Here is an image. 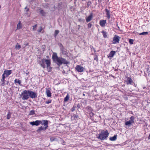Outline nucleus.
I'll return each mask as SVG.
<instances>
[{
  "instance_id": "1",
  "label": "nucleus",
  "mask_w": 150,
  "mask_h": 150,
  "mask_svg": "<svg viewBox=\"0 0 150 150\" xmlns=\"http://www.w3.org/2000/svg\"><path fill=\"white\" fill-rule=\"evenodd\" d=\"M52 59L53 62L59 66L62 64H67L69 63V62L65 59L62 57H58L57 54L56 52L53 53L52 55Z\"/></svg>"
},
{
  "instance_id": "2",
  "label": "nucleus",
  "mask_w": 150,
  "mask_h": 150,
  "mask_svg": "<svg viewBox=\"0 0 150 150\" xmlns=\"http://www.w3.org/2000/svg\"><path fill=\"white\" fill-rule=\"evenodd\" d=\"M39 64L44 69L45 67V64L47 65V67L48 69V71L50 72L51 70V67H50L51 61L50 59H43L39 61Z\"/></svg>"
},
{
  "instance_id": "3",
  "label": "nucleus",
  "mask_w": 150,
  "mask_h": 150,
  "mask_svg": "<svg viewBox=\"0 0 150 150\" xmlns=\"http://www.w3.org/2000/svg\"><path fill=\"white\" fill-rule=\"evenodd\" d=\"M109 134L107 130H103L99 133L97 138L102 140H105L107 139Z\"/></svg>"
},
{
  "instance_id": "4",
  "label": "nucleus",
  "mask_w": 150,
  "mask_h": 150,
  "mask_svg": "<svg viewBox=\"0 0 150 150\" xmlns=\"http://www.w3.org/2000/svg\"><path fill=\"white\" fill-rule=\"evenodd\" d=\"M20 96H22V99L23 100H27L29 97V91L24 90L20 95Z\"/></svg>"
},
{
  "instance_id": "5",
  "label": "nucleus",
  "mask_w": 150,
  "mask_h": 150,
  "mask_svg": "<svg viewBox=\"0 0 150 150\" xmlns=\"http://www.w3.org/2000/svg\"><path fill=\"white\" fill-rule=\"evenodd\" d=\"M76 70L78 72H82L84 71L85 69L80 65H77L75 68Z\"/></svg>"
},
{
  "instance_id": "6",
  "label": "nucleus",
  "mask_w": 150,
  "mask_h": 150,
  "mask_svg": "<svg viewBox=\"0 0 150 150\" xmlns=\"http://www.w3.org/2000/svg\"><path fill=\"white\" fill-rule=\"evenodd\" d=\"M120 38V37L115 35L113 37L112 43L115 44L118 43Z\"/></svg>"
},
{
  "instance_id": "7",
  "label": "nucleus",
  "mask_w": 150,
  "mask_h": 150,
  "mask_svg": "<svg viewBox=\"0 0 150 150\" xmlns=\"http://www.w3.org/2000/svg\"><path fill=\"white\" fill-rule=\"evenodd\" d=\"M29 97L32 98H35L37 97V94L35 93L32 91H29Z\"/></svg>"
},
{
  "instance_id": "8",
  "label": "nucleus",
  "mask_w": 150,
  "mask_h": 150,
  "mask_svg": "<svg viewBox=\"0 0 150 150\" xmlns=\"http://www.w3.org/2000/svg\"><path fill=\"white\" fill-rule=\"evenodd\" d=\"M40 124H42V125H44L45 127H47L48 128V121L46 120H40Z\"/></svg>"
},
{
  "instance_id": "9",
  "label": "nucleus",
  "mask_w": 150,
  "mask_h": 150,
  "mask_svg": "<svg viewBox=\"0 0 150 150\" xmlns=\"http://www.w3.org/2000/svg\"><path fill=\"white\" fill-rule=\"evenodd\" d=\"M40 122V120H36L35 121L31 122H30V124L33 126V125H36V126H38L40 124V123H41Z\"/></svg>"
},
{
  "instance_id": "10",
  "label": "nucleus",
  "mask_w": 150,
  "mask_h": 150,
  "mask_svg": "<svg viewBox=\"0 0 150 150\" xmlns=\"http://www.w3.org/2000/svg\"><path fill=\"white\" fill-rule=\"evenodd\" d=\"M11 73L12 70H6L4 71L3 74L7 77L9 75L11 74Z\"/></svg>"
},
{
  "instance_id": "11",
  "label": "nucleus",
  "mask_w": 150,
  "mask_h": 150,
  "mask_svg": "<svg viewBox=\"0 0 150 150\" xmlns=\"http://www.w3.org/2000/svg\"><path fill=\"white\" fill-rule=\"evenodd\" d=\"M47 128V127H43L42 126H41L38 128V129L37 130V132L39 133L42 130L45 131L46 130Z\"/></svg>"
},
{
  "instance_id": "12",
  "label": "nucleus",
  "mask_w": 150,
  "mask_h": 150,
  "mask_svg": "<svg viewBox=\"0 0 150 150\" xmlns=\"http://www.w3.org/2000/svg\"><path fill=\"white\" fill-rule=\"evenodd\" d=\"M106 23V20H101L100 21L99 24L100 25L104 27L105 26V25Z\"/></svg>"
},
{
  "instance_id": "13",
  "label": "nucleus",
  "mask_w": 150,
  "mask_h": 150,
  "mask_svg": "<svg viewBox=\"0 0 150 150\" xmlns=\"http://www.w3.org/2000/svg\"><path fill=\"white\" fill-rule=\"evenodd\" d=\"M79 117L78 115L75 114H74L73 115L71 116V119L72 120H77L79 119Z\"/></svg>"
},
{
  "instance_id": "14",
  "label": "nucleus",
  "mask_w": 150,
  "mask_h": 150,
  "mask_svg": "<svg viewBox=\"0 0 150 150\" xmlns=\"http://www.w3.org/2000/svg\"><path fill=\"white\" fill-rule=\"evenodd\" d=\"M115 52L114 51H111L110 52L109 54L108 55V57L109 58H112L114 56L115 53Z\"/></svg>"
},
{
  "instance_id": "15",
  "label": "nucleus",
  "mask_w": 150,
  "mask_h": 150,
  "mask_svg": "<svg viewBox=\"0 0 150 150\" xmlns=\"http://www.w3.org/2000/svg\"><path fill=\"white\" fill-rule=\"evenodd\" d=\"M93 14H90L87 18H86V21L87 22H89L93 18Z\"/></svg>"
},
{
  "instance_id": "16",
  "label": "nucleus",
  "mask_w": 150,
  "mask_h": 150,
  "mask_svg": "<svg viewBox=\"0 0 150 150\" xmlns=\"http://www.w3.org/2000/svg\"><path fill=\"white\" fill-rule=\"evenodd\" d=\"M105 11L106 12L107 16L108 19L110 18V11L108 10L107 9H105Z\"/></svg>"
},
{
  "instance_id": "17",
  "label": "nucleus",
  "mask_w": 150,
  "mask_h": 150,
  "mask_svg": "<svg viewBox=\"0 0 150 150\" xmlns=\"http://www.w3.org/2000/svg\"><path fill=\"white\" fill-rule=\"evenodd\" d=\"M127 84H131L132 83V79L129 77H128L127 78Z\"/></svg>"
},
{
  "instance_id": "18",
  "label": "nucleus",
  "mask_w": 150,
  "mask_h": 150,
  "mask_svg": "<svg viewBox=\"0 0 150 150\" xmlns=\"http://www.w3.org/2000/svg\"><path fill=\"white\" fill-rule=\"evenodd\" d=\"M117 135H115L113 137H110L109 138L110 140L111 141H115L117 139Z\"/></svg>"
},
{
  "instance_id": "19",
  "label": "nucleus",
  "mask_w": 150,
  "mask_h": 150,
  "mask_svg": "<svg viewBox=\"0 0 150 150\" xmlns=\"http://www.w3.org/2000/svg\"><path fill=\"white\" fill-rule=\"evenodd\" d=\"M40 12L41 14L43 16H45L47 14V13L45 12L43 10L40 9Z\"/></svg>"
},
{
  "instance_id": "20",
  "label": "nucleus",
  "mask_w": 150,
  "mask_h": 150,
  "mask_svg": "<svg viewBox=\"0 0 150 150\" xmlns=\"http://www.w3.org/2000/svg\"><path fill=\"white\" fill-rule=\"evenodd\" d=\"M46 93L47 96L48 97H50L51 96V93L50 91L48 89H46Z\"/></svg>"
},
{
  "instance_id": "21",
  "label": "nucleus",
  "mask_w": 150,
  "mask_h": 150,
  "mask_svg": "<svg viewBox=\"0 0 150 150\" xmlns=\"http://www.w3.org/2000/svg\"><path fill=\"white\" fill-rule=\"evenodd\" d=\"M21 48V46L18 43H17L15 46V48L17 50H19Z\"/></svg>"
},
{
  "instance_id": "22",
  "label": "nucleus",
  "mask_w": 150,
  "mask_h": 150,
  "mask_svg": "<svg viewBox=\"0 0 150 150\" xmlns=\"http://www.w3.org/2000/svg\"><path fill=\"white\" fill-rule=\"evenodd\" d=\"M135 119V117L133 116H131L130 118L129 121H130L132 123H134V120Z\"/></svg>"
},
{
  "instance_id": "23",
  "label": "nucleus",
  "mask_w": 150,
  "mask_h": 150,
  "mask_svg": "<svg viewBox=\"0 0 150 150\" xmlns=\"http://www.w3.org/2000/svg\"><path fill=\"white\" fill-rule=\"evenodd\" d=\"M133 124L130 121H127L125 122V124L126 126H129V127L131 125Z\"/></svg>"
},
{
  "instance_id": "24",
  "label": "nucleus",
  "mask_w": 150,
  "mask_h": 150,
  "mask_svg": "<svg viewBox=\"0 0 150 150\" xmlns=\"http://www.w3.org/2000/svg\"><path fill=\"white\" fill-rule=\"evenodd\" d=\"M102 33L103 36V37L104 38H106L107 37V33L104 31H102Z\"/></svg>"
},
{
  "instance_id": "25",
  "label": "nucleus",
  "mask_w": 150,
  "mask_h": 150,
  "mask_svg": "<svg viewBox=\"0 0 150 150\" xmlns=\"http://www.w3.org/2000/svg\"><path fill=\"white\" fill-rule=\"evenodd\" d=\"M14 82L15 83H18L19 85H21V81L18 79H16L14 80Z\"/></svg>"
},
{
  "instance_id": "26",
  "label": "nucleus",
  "mask_w": 150,
  "mask_h": 150,
  "mask_svg": "<svg viewBox=\"0 0 150 150\" xmlns=\"http://www.w3.org/2000/svg\"><path fill=\"white\" fill-rule=\"evenodd\" d=\"M59 33V31L58 30H56L54 32V36L55 37H56L57 36V35Z\"/></svg>"
},
{
  "instance_id": "27",
  "label": "nucleus",
  "mask_w": 150,
  "mask_h": 150,
  "mask_svg": "<svg viewBox=\"0 0 150 150\" xmlns=\"http://www.w3.org/2000/svg\"><path fill=\"white\" fill-rule=\"evenodd\" d=\"M148 34V33L147 32H143L142 33H140L139 34V35H147Z\"/></svg>"
},
{
  "instance_id": "28",
  "label": "nucleus",
  "mask_w": 150,
  "mask_h": 150,
  "mask_svg": "<svg viewBox=\"0 0 150 150\" xmlns=\"http://www.w3.org/2000/svg\"><path fill=\"white\" fill-rule=\"evenodd\" d=\"M35 114V111L34 110H32L30 112L29 115H32Z\"/></svg>"
},
{
  "instance_id": "29",
  "label": "nucleus",
  "mask_w": 150,
  "mask_h": 150,
  "mask_svg": "<svg viewBox=\"0 0 150 150\" xmlns=\"http://www.w3.org/2000/svg\"><path fill=\"white\" fill-rule=\"evenodd\" d=\"M11 114V113L9 112H8V114L7 115L6 117V118L7 119H9L10 118Z\"/></svg>"
},
{
  "instance_id": "30",
  "label": "nucleus",
  "mask_w": 150,
  "mask_h": 150,
  "mask_svg": "<svg viewBox=\"0 0 150 150\" xmlns=\"http://www.w3.org/2000/svg\"><path fill=\"white\" fill-rule=\"evenodd\" d=\"M69 95H67V96H66V97L64 98V101L65 102L69 100Z\"/></svg>"
},
{
  "instance_id": "31",
  "label": "nucleus",
  "mask_w": 150,
  "mask_h": 150,
  "mask_svg": "<svg viewBox=\"0 0 150 150\" xmlns=\"http://www.w3.org/2000/svg\"><path fill=\"white\" fill-rule=\"evenodd\" d=\"M1 81L2 82V83L1 84V85L3 86H4L5 85V82H4L5 79H1Z\"/></svg>"
},
{
  "instance_id": "32",
  "label": "nucleus",
  "mask_w": 150,
  "mask_h": 150,
  "mask_svg": "<svg viewBox=\"0 0 150 150\" xmlns=\"http://www.w3.org/2000/svg\"><path fill=\"white\" fill-rule=\"evenodd\" d=\"M92 3L91 1H89L88 2H87V7H89L91 4Z\"/></svg>"
},
{
  "instance_id": "33",
  "label": "nucleus",
  "mask_w": 150,
  "mask_h": 150,
  "mask_svg": "<svg viewBox=\"0 0 150 150\" xmlns=\"http://www.w3.org/2000/svg\"><path fill=\"white\" fill-rule=\"evenodd\" d=\"M37 26V25L36 24L33 26V28L32 29L33 31H34V30H36Z\"/></svg>"
},
{
  "instance_id": "34",
  "label": "nucleus",
  "mask_w": 150,
  "mask_h": 150,
  "mask_svg": "<svg viewBox=\"0 0 150 150\" xmlns=\"http://www.w3.org/2000/svg\"><path fill=\"white\" fill-rule=\"evenodd\" d=\"M134 40L132 39H130L129 40V42L130 44H133Z\"/></svg>"
},
{
  "instance_id": "35",
  "label": "nucleus",
  "mask_w": 150,
  "mask_h": 150,
  "mask_svg": "<svg viewBox=\"0 0 150 150\" xmlns=\"http://www.w3.org/2000/svg\"><path fill=\"white\" fill-rule=\"evenodd\" d=\"M56 138L53 137H52L50 138V140L51 142H53L56 140Z\"/></svg>"
},
{
  "instance_id": "36",
  "label": "nucleus",
  "mask_w": 150,
  "mask_h": 150,
  "mask_svg": "<svg viewBox=\"0 0 150 150\" xmlns=\"http://www.w3.org/2000/svg\"><path fill=\"white\" fill-rule=\"evenodd\" d=\"M17 29H20L21 28V26H20V22H19V23H18V24L17 25Z\"/></svg>"
},
{
  "instance_id": "37",
  "label": "nucleus",
  "mask_w": 150,
  "mask_h": 150,
  "mask_svg": "<svg viewBox=\"0 0 150 150\" xmlns=\"http://www.w3.org/2000/svg\"><path fill=\"white\" fill-rule=\"evenodd\" d=\"M42 27L41 26H40V29L38 30V33H40L42 31Z\"/></svg>"
},
{
  "instance_id": "38",
  "label": "nucleus",
  "mask_w": 150,
  "mask_h": 150,
  "mask_svg": "<svg viewBox=\"0 0 150 150\" xmlns=\"http://www.w3.org/2000/svg\"><path fill=\"white\" fill-rule=\"evenodd\" d=\"M51 100H49L46 101L45 103L47 104H49L51 102Z\"/></svg>"
},
{
  "instance_id": "39",
  "label": "nucleus",
  "mask_w": 150,
  "mask_h": 150,
  "mask_svg": "<svg viewBox=\"0 0 150 150\" xmlns=\"http://www.w3.org/2000/svg\"><path fill=\"white\" fill-rule=\"evenodd\" d=\"M92 26V24L91 23H89L88 25V28H91Z\"/></svg>"
},
{
  "instance_id": "40",
  "label": "nucleus",
  "mask_w": 150,
  "mask_h": 150,
  "mask_svg": "<svg viewBox=\"0 0 150 150\" xmlns=\"http://www.w3.org/2000/svg\"><path fill=\"white\" fill-rule=\"evenodd\" d=\"M94 60H96L97 62L98 60V58L97 56H96L94 58Z\"/></svg>"
},
{
  "instance_id": "41",
  "label": "nucleus",
  "mask_w": 150,
  "mask_h": 150,
  "mask_svg": "<svg viewBox=\"0 0 150 150\" xmlns=\"http://www.w3.org/2000/svg\"><path fill=\"white\" fill-rule=\"evenodd\" d=\"M6 77V76L4 74H3L2 75V79H5Z\"/></svg>"
},
{
  "instance_id": "42",
  "label": "nucleus",
  "mask_w": 150,
  "mask_h": 150,
  "mask_svg": "<svg viewBox=\"0 0 150 150\" xmlns=\"http://www.w3.org/2000/svg\"><path fill=\"white\" fill-rule=\"evenodd\" d=\"M25 9L26 10V12H28V11L29 10V9L28 8H27V6H26L25 8Z\"/></svg>"
},
{
  "instance_id": "43",
  "label": "nucleus",
  "mask_w": 150,
  "mask_h": 150,
  "mask_svg": "<svg viewBox=\"0 0 150 150\" xmlns=\"http://www.w3.org/2000/svg\"><path fill=\"white\" fill-rule=\"evenodd\" d=\"M24 45H25V46H27L28 45V43H25V42L24 43Z\"/></svg>"
},
{
  "instance_id": "44",
  "label": "nucleus",
  "mask_w": 150,
  "mask_h": 150,
  "mask_svg": "<svg viewBox=\"0 0 150 150\" xmlns=\"http://www.w3.org/2000/svg\"><path fill=\"white\" fill-rule=\"evenodd\" d=\"M148 138H149V139H150V134H149V136Z\"/></svg>"
},
{
  "instance_id": "45",
  "label": "nucleus",
  "mask_w": 150,
  "mask_h": 150,
  "mask_svg": "<svg viewBox=\"0 0 150 150\" xmlns=\"http://www.w3.org/2000/svg\"><path fill=\"white\" fill-rule=\"evenodd\" d=\"M8 83H9L8 81H7V83H6V84L7 85H8Z\"/></svg>"
},
{
  "instance_id": "46",
  "label": "nucleus",
  "mask_w": 150,
  "mask_h": 150,
  "mask_svg": "<svg viewBox=\"0 0 150 150\" xmlns=\"http://www.w3.org/2000/svg\"><path fill=\"white\" fill-rule=\"evenodd\" d=\"M83 96H85V94H84V93H83Z\"/></svg>"
},
{
  "instance_id": "47",
  "label": "nucleus",
  "mask_w": 150,
  "mask_h": 150,
  "mask_svg": "<svg viewBox=\"0 0 150 150\" xmlns=\"http://www.w3.org/2000/svg\"><path fill=\"white\" fill-rule=\"evenodd\" d=\"M83 1H86V0H82Z\"/></svg>"
},
{
  "instance_id": "48",
  "label": "nucleus",
  "mask_w": 150,
  "mask_h": 150,
  "mask_svg": "<svg viewBox=\"0 0 150 150\" xmlns=\"http://www.w3.org/2000/svg\"><path fill=\"white\" fill-rule=\"evenodd\" d=\"M149 126H150V124Z\"/></svg>"
}]
</instances>
